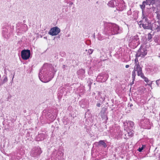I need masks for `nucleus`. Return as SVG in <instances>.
<instances>
[{
    "mask_svg": "<svg viewBox=\"0 0 160 160\" xmlns=\"http://www.w3.org/2000/svg\"><path fill=\"white\" fill-rule=\"evenodd\" d=\"M157 0H151V4L154 3L155 2L157 1Z\"/></svg>",
    "mask_w": 160,
    "mask_h": 160,
    "instance_id": "30",
    "label": "nucleus"
},
{
    "mask_svg": "<svg viewBox=\"0 0 160 160\" xmlns=\"http://www.w3.org/2000/svg\"><path fill=\"white\" fill-rule=\"evenodd\" d=\"M21 57L23 60H27L30 57V51L29 50H23L21 51Z\"/></svg>",
    "mask_w": 160,
    "mask_h": 160,
    "instance_id": "4",
    "label": "nucleus"
},
{
    "mask_svg": "<svg viewBox=\"0 0 160 160\" xmlns=\"http://www.w3.org/2000/svg\"><path fill=\"white\" fill-rule=\"evenodd\" d=\"M90 112L89 110H88L85 114V117H86L87 116V117H89L90 115H89Z\"/></svg>",
    "mask_w": 160,
    "mask_h": 160,
    "instance_id": "22",
    "label": "nucleus"
},
{
    "mask_svg": "<svg viewBox=\"0 0 160 160\" xmlns=\"http://www.w3.org/2000/svg\"><path fill=\"white\" fill-rule=\"evenodd\" d=\"M60 28L56 27L51 28L48 33L49 34L52 36H54L58 35L60 32Z\"/></svg>",
    "mask_w": 160,
    "mask_h": 160,
    "instance_id": "6",
    "label": "nucleus"
},
{
    "mask_svg": "<svg viewBox=\"0 0 160 160\" xmlns=\"http://www.w3.org/2000/svg\"><path fill=\"white\" fill-rule=\"evenodd\" d=\"M148 14L144 12L143 11L142 12V20L140 22H142L144 23L145 22H147L148 21Z\"/></svg>",
    "mask_w": 160,
    "mask_h": 160,
    "instance_id": "11",
    "label": "nucleus"
},
{
    "mask_svg": "<svg viewBox=\"0 0 160 160\" xmlns=\"http://www.w3.org/2000/svg\"><path fill=\"white\" fill-rule=\"evenodd\" d=\"M124 128H128L129 130L132 129L134 125V123L132 121H128L123 123Z\"/></svg>",
    "mask_w": 160,
    "mask_h": 160,
    "instance_id": "9",
    "label": "nucleus"
},
{
    "mask_svg": "<svg viewBox=\"0 0 160 160\" xmlns=\"http://www.w3.org/2000/svg\"><path fill=\"white\" fill-rule=\"evenodd\" d=\"M145 2V3L147 5H150L151 4V0H146Z\"/></svg>",
    "mask_w": 160,
    "mask_h": 160,
    "instance_id": "26",
    "label": "nucleus"
},
{
    "mask_svg": "<svg viewBox=\"0 0 160 160\" xmlns=\"http://www.w3.org/2000/svg\"><path fill=\"white\" fill-rule=\"evenodd\" d=\"M136 76V72L133 70L132 73V77L133 79L134 80Z\"/></svg>",
    "mask_w": 160,
    "mask_h": 160,
    "instance_id": "21",
    "label": "nucleus"
},
{
    "mask_svg": "<svg viewBox=\"0 0 160 160\" xmlns=\"http://www.w3.org/2000/svg\"><path fill=\"white\" fill-rule=\"evenodd\" d=\"M147 54V51L144 48H140L138 52L136 54V56L137 57H144Z\"/></svg>",
    "mask_w": 160,
    "mask_h": 160,
    "instance_id": "7",
    "label": "nucleus"
},
{
    "mask_svg": "<svg viewBox=\"0 0 160 160\" xmlns=\"http://www.w3.org/2000/svg\"><path fill=\"white\" fill-rule=\"evenodd\" d=\"M133 70L137 72L138 75L140 76L143 73L142 72V68L139 65H135Z\"/></svg>",
    "mask_w": 160,
    "mask_h": 160,
    "instance_id": "8",
    "label": "nucleus"
},
{
    "mask_svg": "<svg viewBox=\"0 0 160 160\" xmlns=\"http://www.w3.org/2000/svg\"><path fill=\"white\" fill-rule=\"evenodd\" d=\"M143 149V146H142V147L139 148H138V150L139 152H141L142 151V150Z\"/></svg>",
    "mask_w": 160,
    "mask_h": 160,
    "instance_id": "29",
    "label": "nucleus"
},
{
    "mask_svg": "<svg viewBox=\"0 0 160 160\" xmlns=\"http://www.w3.org/2000/svg\"><path fill=\"white\" fill-rule=\"evenodd\" d=\"M129 67V66L128 65H127L125 66V68H128Z\"/></svg>",
    "mask_w": 160,
    "mask_h": 160,
    "instance_id": "32",
    "label": "nucleus"
},
{
    "mask_svg": "<svg viewBox=\"0 0 160 160\" xmlns=\"http://www.w3.org/2000/svg\"><path fill=\"white\" fill-rule=\"evenodd\" d=\"M152 38V36L151 34L150 33H149L148 34V38H147V40L148 41H150L151 40Z\"/></svg>",
    "mask_w": 160,
    "mask_h": 160,
    "instance_id": "20",
    "label": "nucleus"
},
{
    "mask_svg": "<svg viewBox=\"0 0 160 160\" xmlns=\"http://www.w3.org/2000/svg\"><path fill=\"white\" fill-rule=\"evenodd\" d=\"M100 105H101V104L99 103H98L97 104V106L98 107H100Z\"/></svg>",
    "mask_w": 160,
    "mask_h": 160,
    "instance_id": "31",
    "label": "nucleus"
},
{
    "mask_svg": "<svg viewBox=\"0 0 160 160\" xmlns=\"http://www.w3.org/2000/svg\"><path fill=\"white\" fill-rule=\"evenodd\" d=\"M152 83V82H151L150 83H149L148 84L146 85V86L147 87V89L149 90H150L152 89L151 86Z\"/></svg>",
    "mask_w": 160,
    "mask_h": 160,
    "instance_id": "19",
    "label": "nucleus"
},
{
    "mask_svg": "<svg viewBox=\"0 0 160 160\" xmlns=\"http://www.w3.org/2000/svg\"><path fill=\"white\" fill-rule=\"evenodd\" d=\"M65 65H63V68H65Z\"/></svg>",
    "mask_w": 160,
    "mask_h": 160,
    "instance_id": "34",
    "label": "nucleus"
},
{
    "mask_svg": "<svg viewBox=\"0 0 160 160\" xmlns=\"http://www.w3.org/2000/svg\"><path fill=\"white\" fill-rule=\"evenodd\" d=\"M140 77L144 80V81L147 83H150L152 82L150 81L147 78L144 76L143 74H142Z\"/></svg>",
    "mask_w": 160,
    "mask_h": 160,
    "instance_id": "16",
    "label": "nucleus"
},
{
    "mask_svg": "<svg viewBox=\"0 0 160 160\" xmlns=\"http://www.w3.org/2000/svg\"><path fill=\"white\" fill-rule=\"evenodd\" d=\"M153 28L154 29H157V31H159V27L157 23H153L152 26V29Z\"/></svg>",
    "mask_w": 160,
    "mask_h": 160,
    "instance_id": "15",
    "label": "nucleus"
},
{
    "mask_svg": "<svg viewBox=\"0 0 160 160\" xmlns=\"http://www.w3.org/2000/svg\"><path fill=\"white\" fill-rule=\"evenodd\" d=\"M44 135L43 134H39L37 137V141L42 140L44 139Z\"/></svg>",
    "mask_w": 160,
    "mask_h": 160,
    "instance_id": "14",
    "label": "nucleus"
},
{
    "mask_svg": "<svg viewBox=\"0 0 160 160\" xmlns=\"http://www.w3.org/2000/svg\"><path fill=\"white\" fill-rule=\"evenodd\" d=\"M116 7L117 9L119 11L123 10L125 8V5L124 1L122 0H117Z\"/></svg>",
    "mask_w": 160,
    "mask_h": 160,
    "instance_id": "3",
    "label": "nucleus"
},
{
    "mask_svg": "<svg viewBox=\"0 0 160 160\" xmlns=\"http://www.w3.org/2000/svg\"><path fill=\"white\" fill-rule=\"evenodd\" d=\"M117 1L115 0H112L108 3V5L111 7H114L115 6V4L116 5Z\"/></svg>",
    "mask_w": 160,
    "mask_h": 160,
    "instance_id": "12",
    "label": "nucleus"
},
{
    "mask_svg": "<svg viewBox=\"0 0 160 160\" xmlns=\"http://www.w3.org/2000/svg\"><path fill=\"white\" fill-rule=\"evenodd\" d=\"M133 132L134 131H133V130L130 131L129 132H128V135L131 137H132L133 134Z\"/></svg>",
    "mask_w": 160,
    "mask_h": 160,
    "instance_id": "23",
    "label": "nucleus"
},
{
    "mask_svg": "<svg viewBox=\"0 0 160 160\" xmlns=\"http://www.w3.org/2000/svg\"><path fill=\"white\" fill-rule=\"evenodd\" d=\"M156 83L158 86H160V79L156 81Z\"/></svg>",
    "mask_w": 160,
    "mask_h": 160,
    "instance_id": "27",
    "label": "nucleus"
},
{
    "mask_svg": "<svg viewBox=\"0 0 160 160\" xmlns=\"http://www.w3.org/2000/svg\"><path fill=\"white\" fill-rule=\"evenodd\" d=\"M103 77L101 75H98L96 78V80L99 82H104L105 80V79L103 80Z\"/></svg>",
    "mask_w": 160,
    "mask_h": 160,
    "instance_id": "13",
    "label": "nucleus"
},
{
    "mask_svg": "<svg viewBox=\"0 0 160 160\" xmlns=\"http://www.w3.org/2000/svg\"><path fill=\"white\" fill-rule=\"evenodd\" d=\"M93 52V50L92 49H89L88 50V52L89 54H91Z\"/></svg>",
    "mask_w": 160,
    "mask_h": 160,
    "instance_id": "28",
    "label": "nucleus"
},
{
    "mask_svg": "<svg viewBox=\"0 0 160 160\" xmlns=\"http://www.w3.org/2000/svg\"><path fill=\"white\" fill-rule=\"evenodd\" d=\"M138 57H136V58L135 59V60H134L135 64V65H137V64L139 65V62L138 61V60L137 58Z\"/></svg>",
    "mask_w": 160,
    "mask_h": 160,
    "instance_id": "24",
    "label": "nucleus"
},
{
    "mask_svg": "<svg viewBox=\"0 0 160 160\" xmlns=\"http://www.w3.org/2000/svg\"><path fill=\"white\" fill-rule=\"evenodd\" d=\"M145 1H144L142 3V5H141V8L143 10L145 8Z\"/></svg>",
    "mask_w": 160,
    "mask_h": 160,
    "instance_id": "25",
    "label": "nucleus"
},
{
    "mask_svg": "<svg viewBox=\"0 0 160 160\" xmlns=\"http://www.w3.org/2000/svg\"><path fill=\"white\" fill-rule=\"evenodd\" d=\"M104 30L105 34L112 35L118 34L121 32L119 26L115 23H108L106 25Z\"/></svg>",
    "mask_w": 160,
    "mask_h": 160,
    "instance_id": "1",
    "label": "nucleus"
},
{
    "mask_svg": "<svg viewBox=\"0 0 160 160\" xmlns=\"http://www.w3.org/2000/svg\"><path fill=\"white\" fill-rule=\"evenodd\" d=\"M41 74H42V72H39V77L40 79L41 80V81L42 82H45V83L48 82L49 80H44V79L41 78Z\"/></svg>",
    "mask_w": 160,
    "mask_h": 160,
    "instance_id": "18",
    "label": "nucleus"
},
{
    "mask_svg": "<svg viewBox=\"0 0 160 160\" xmlns=\"http://www.w3.org/2000/svg\"><path fill=\"white\" fill-rule=\"evenodd\" d=\"M42 152V151L39 147H35L31 151V155L33 157H36L40 155Z\"/></svg>",
    "mask_w": 160,
    "mask_h": 160,
    "instance_id": "5",
    "label": "nucleus"
},
{
    "mask_svg": "<svg viewBox=\"0 0 160 160\" xmlns=\"http://www.w3.org/2000/svg\"><path fill=\"white\" fill-rule=\"evenodd\" d=\"M140 27L142 26L145 29H152L151 24L149 23L148 21L147 22L144 21V23L142 22V23L140 24Z\"/></svg>",
    "mask_w": 160,
    "mask_h": 160,
    "instance_id": "10",
    "label": "nucleus"
},
{
    "mask_svg": "<svg viewBox=\"0 0 160 160\" xmlns=\"http://www.w3.org/2000/svg\"><path fill=\"white\" fill-rule=\"evenodd\" d=\"M131 40L130 44L134 47H137L140 44L139 39L138 35L132 37Z\"/></svg>",
    "mask_w": 160,
    "mask_h": 160,
    "instance_id": "2",
    "label": "nucleus"
},
{
    "mask_svg": "<svg viewBox=\"0 0 160 160\" xmlns=\"http://www.w3.org/2000/svg\"><path fill=\"white\" fill-rule=\"evenodd\" d=\"M98 145L100 146H103L104 148L107 147V145L106 143L103 140H100L98 142Z\"/></svg>",
    "mask_w": 160,
    "mask_h": 160,
    "instance_id": "17",
    "label": "nucleus"
},
{
    "mask_svg": "<svg viewBox=\"0 0 160 160\" xmlns=\"http://www.w3.org/2000/svg\"><path fill=\"white\" fill-rule=\"evenodd\" d=\"M132 106V104H131L130 105V107H131Z\"/></svg>",
    "mask_w": 160,
    "mask_h": 160,
    "instance_id": "33",
    "label": "nucleus"
}]
</instances>
